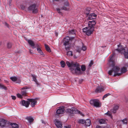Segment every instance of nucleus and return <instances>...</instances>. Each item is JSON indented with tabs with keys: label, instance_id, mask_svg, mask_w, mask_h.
<instances>
[{
	"label": "nucleus",
	"instance_id": "nucleus-1",
	"mask_svg": "<svg viewBox=\"0 0 128 128\" xmlns=\"http://www.w3.org/2000/svg\"><path fill=\"white\" fill-rule=\"evenodd\" d=\"M114 55H112L110 57L108 64L110 67H112V69L109 71L108 74L110 75H112L113 76H120L122 73H124L126 72L127 70L125 66L122 67L121 70L117 66H114L115 62L113 61L112 58Z\"/></svg>",
	"mask_w": 128,
	"mask_h": 128
},
{
	"label": "nucleus",
	"instance_id": "nucleus-2",
	"mask_svg": "<svg viewBox=\"0 0 128 128\" xmlns=\"http://www.w3.org/2000/svg\"><path fill=\"white\" fill-rule=\"evenodd\" d=\"M66 64L70 68V70L72 74H79L82 73L79 64L78 63L73 62L70 63L67 61Z\"/></svg>",
	"mask_w": 128,
	"mask_h": 128
},
{
	"label": "nucleus",
	"instance_id": "nucleus-3",
	"mask_svg": "<svg viewBox=\"0 0 128 128\" xmlns=\"http://www.w3.org/2000/svg\"><path fill=\"white\" fill-rule=\"evenodd\" d=\"M118 48L116 49V50L121 54H124L125 58L128 59V48H124L120 44L118 45Z\"/></svg>",
	"mask_w": 128,
	"mask_h": 128
},
{
	"label": "nucleus",
	"instance_id": "nucleus-4",
	"mask_svg": "<svg viewBox=\"0 0 128 128\" xmlns=\"http://www.w3.org/2000/svg\"><path fill=\"white\" fill-rule=\"evenodd\" d=\"M32 4L28 8V10L31 11L34 14H36L38 12V7L36 6V1L34 0L31 1Z\"/></svg>",
	"mask_w": 128,
	"mask_h": 128
},
{
	"label": "nucleus",
	"instance_id": "nucleus-5",
	"mask_svg": "<svg viewBox=\"0 0 128 128\" xmlns=\"http://www.w3.org/2000/svg\"><path fill=\"white\" fill-rule=\"evenodd\" d=\"M66 111L70 114H80L81 116H84V114L81 112L74 108H72L71 109L68 108L66 110Z\"/></svg>",
	"mask_w": 128,
	"mask_h": 128
},
{
	"label": "nucleus",
	"instance_id": "nucleus-6",
	"mask_svg": "<svg viewBox=\"0 0 128 128\" xmlns=\"http://www.w3.org/2000/svg\"><path fill=\"white\" fill-rule=\"evenodd\" d=\"M90 103L92 106L96 107L99 108L101 106L100 102L98 100L94 99L91 100L90 101Z\"/></svg>",
	"mask_w": 128,
	"mask_h": 128
},
{
	"label": "nucleus",
	"instance_id": "nucleus-7",
	"mask_svg": "<svg viewBox=\"0 0 128 128\" xmlns=\"http://www.w3.org/2000/svg\"><path fill=\"white\" fill-rule=\"evenodd\" d=\"M94 30V28L88 26V27H86L84 28L83 31L84 32L86 33L88 36H89L92 33Z\"/></svg>",
	"mask_w": 128,
	"mask_h": 128
},
{
	"label": "nucleus",
	"instance_id": "nucleus-8",
	"mask_svg": "<svg viewBox=\"0 0 128 128\" xmlns=\"http://www.w3.org/2000/svg\"><path fill=\"white\" fill-rule=\"evenodd\" d=\"M10 126V123L6 120L2 119L0 120V126L2 127H8Z\"/></svg>",
	"mask_w": 128,
	"mask_h": 128
},
{
	"label": "nucleus",
	"instance_id": "nucleus-9",
	"mask_svg": "<svg viewBox=\"0 0 128 128\" xmlns=\"http://www.w3.org/2000/svg\"><path fill=\"white\" fill-rule=\"evenodd\" d=\"M74 37H72L70 38L68 36H66L64 39V45L68 44L69 41L70 40H72L74 39Z\"/></svg>",
	"mask_w": 128,
	"mask_h": 128
},
{
	"label": "nucleus",
	"instance_id": "nucleus-10",
	"mask_svg": "<svg viewBox=\"0 0 128 128\" xmlns=\"http://www.w3.org/2000/svg\"><path fill=\"white\" fill-rule=\"evenodd\" d=\"M27 41L28 43L32 48H34L36 47H38L39 46L38 44H35L34 42L31 40H27Z\"/></svg>",
	"mask_w": 128,
	"mask_h": 128
},
{
	"label": "nucleus",
	"instance_id": "nucleus-11",
	"mask_svg": "<svg viewBox=\"0 0 128 128\" xmlns=\"http://www.w3.org/2000/svg\"><path fill=\"white\" fill-rule=\"evenodd\" d=\"M96 24V22L94 20L89 21L88 22V26L90 28H94V26Z\"/></svg>",
	"mask_w": 128,
	"mask_h": 128
},
{
	"label": "nucleus",
	"instance_id": "nucleus-12",
	"mask_svg": "<svg viewBox=\"0 0 128 128\" xmlns=\"http://www.w3.org/2000/svg\"><path fill=\"white\" fill-rule=\"evenodd\" d=\"M28 100L29 101V102H31V106L32 107H34L37 103V101L34 99H28Z\"/></svg>",
	"mask_w": 128,
	"mask_h": 128
},
{
	"label": "nucleus",
	"instance_id": "nucleus-13",
	"mask_svg": "<svg viewBox=\"0 0 128 128\" xmlns=\"http://www.w3.org/2000/svg\"><path fill=\"white\" fill-rule=\"evenodd\" d=\"M10 79L13 82L16 81V83H20L21 81L20 79L15 76H12L10 78Z\"/></svg>",
	"mask_w": 128,
	"mask_h": 128
},
{
	"label": "nucleus",
	"instance_id": "nucleus-14",
	"mask_svg": "<svg viewBox=\"0 0 128 128\" xmlns=\"http://www.w3.org/2000/svg\"><path fill=\"white\" fill-rule=\"evenodd\" d=\"M64 109L62 107H60L56 110V114H60L63 113Z\"/></svg>",
	"mask_w": 128,
	"mask_h": 128
},
{
	"label": "nucleus",
	"instance_id": "nucleus-15",
	"mask_svg": "<svg viewBox=\"0 0 128 128\" xmlns=\"http://www.w3.org/2000/svg\"><path fill=\"white\" fill-rule=\"evenodd\" d=\"M30 103L29 101H26L23 100L22 102V104L23 106H25L26 107L28 108L30 104Z\"/></svg>",
	"mask_w": 128,
	"mask_h": 128
},
{
	"label": "nucleus",
	"instance_id": "nucleus-16",
	"mask_svg": "<svg viewBox=\"0 0 128 128\" xmlns=\"http://www.w3.org/2000/svg\"><path fill=\"white\" fill-rule=\"evenodd\" d=\"M104 89L102 86L98 87L96 89L95 92L96 93H100L104 90Z\"/></svg>",
	"mask_w": 128,
	"mask_h": 128
},
{
	"label": "nucleus",
	"instance_id": "nucleus-17",
	"mask_svg": "<svg viewBox=\"0 0 128 128\" xmlns=\"http://www.w3.org/2000/svg\"><path fill=\"white\" fill-rule=\"evenodd\" d=\"M96 15L94 13L90 14L88 16V19L90 20H92L96 18Z\"/></svg>",
	"mask_w": 128,
	"mask_h": 128
},
{
	"label": "nucleus",
	"instance_id": "nucleus-18",
	"mask_svg": "<svg viewBox=\"0 0 128 128\" xmlns=\"http://www.w3.org/2000/svg\"><path fill=\"white\" fill-rule=\"evenodd\" d=\"M118 106H115L111 110V112L113 113H115L118 110Z\"/></svg>",
	"mask_w": 128,
	"mask_h": 128
},
{
	"label": "nucleus",
	"instance_id": "nucleus-19",
	"mask_svg": "<svg viewBox=\"0 0 128 128\" xmlns=\"http://www.w3.org/2000/svg\"><path fill=\"white\" fill-rule=\"evenodd\" d=\"M62 127L61 122L58 120H56V127L58 128H61Z\"/></svg>",
	"mask_w": 128,
	"mask_h": 128
},
{
	"label": "nucleus",
	"instance_id": "nucleus-20",
	"mask_svg": "<svg viewBox=\"0 0 128 128\" xmlns=\"http://www.w3.org/2000/svg\"><path fill=\"white\" fill-rule=\"evenodd\" d=\"M69 34L70 35H75L76 32V30H72L68 31Z\"/></svg>",
	"mask_w": 128,
	"mask_h": 128
},
{
	"label": "nucleus",
	"instance_id": "nucleus-21",
	"mask_svg": "<svg viewBox=\"0 0 128 128\" xmlns=\"http://www.w3.org/2000/svg\"><path fill=\"white\" fill-rule=\"evenodd\" d=\"M27 88V87L26 86L22 88V90H22L21 92V94L24 96L25 95L26 93V90Z\"/></svg>",
	"mask_w": 128,
	"mask_h": 128
},
{
	"label": "nucleus",
	"instance_id": "nucleus-22",
	"mask_svg": "<svg viewBox=\"0 0 128 128\" xmlns=\"http://www.w3.org/2000/svg\"><path fill=\"white\" fill-rule=\"evenodd\" d=\"M86 125V126H89L90 125V121L89 119H87L85 121Z\"/></svg>",
	"mask_w": 128,
	"mask_h": 128
},
{
	"label": "nucleus",
	"instance_id": "nucleus-23",
	"mask_svg": "<svg viewBox=\"0 0 128 128\" xmlns=\"http://www.w3.org/2000/svg\"><path fill=\"white\" fill-rule=\"evenodd\" d=\"M10 125L12 128H18V125L16 123L13 124H10Z\"/></svg>",
	"mask_w": 128,
	"mask_h": 128
},
{
	"label": "nucleus",
	"instance_id": "nucleus-24",
	"mask_svg": "<svg viewBox=\"0 0 128 128\" xmlns=\"http://www.w3.org/2000/svg\"><path fill=\"white\" fill-rule=\"evenodd\" d=\"M27 4H22L20 6V8L22 10H24L27 8Z\"/></svg>",
	"mask_w": 128,
	"mask_h": 128
},
{
	"label": "nucleus",
	"instance_id": "nucleus-25",
	"mask_svg": "<svg viewBox=\"0 0 128 128\" xmlns=\"http://www.w3.org/2000/svg\"><path fill=\"white\" fill-rule=\"evenodd\" d=\"M44 46L46 50L49 52H50L51 51L48 45L46 44H45Z\"/></svg>",
	"mask_w": 128,
	"mask_h": 128
},
{
	"label": "nucleus",
	"instance_id": "nucleus-26",
	"mask_svg": "<svg viewBox=\"0 0 128 128\" xmlns=\"http://www.w3.org/2000/svg\"><path fill=\"white\" fill-rule=\"evenodd\" d=\"M26 119L30 123L32 122L33 120V118L31 117H27L26 118Z\"/></svg>",
	"mask_w": 128,
	"mask_h": 128
},
{
	"label": "nucleus",
	"instance_id": "nucleus-27",
	"mask_svg": "<svg viewBox=\"0 0 128 128\" xmlns=\"http://www.w3.org/2000/svg\"><path fill=\"white\" fill-rule=\"evenodd\" d=\"M37 50L38 52L41 55H43L44 53L42 52V50L39 48H38L37 49Z\"/></svg>",
	"mask_w": 128,
	"mask_h": 128
},
{
	"label": "nucleus",
	"instance_id": "nucleus-28",
	"mask_svg": "<svg viewBox=\"0 0 128 128\" xmlns=\"http://www.w3.org/2000/svg\"><path fill=\"white\" fill-rule=\"evenodd\" d=\"M67 55L69 56H72V52L71 51H68L67 52Z\"/></svg>",
	"mask_w": 128,
	"mask_h": 128
},
{
	"label": "nucleus",
	"instance_id": "nucleus-29",
	"mask_svg": "<svg viewBox=\"0 0 128 128\" xmlns=\"http://www.w3.org/2000/svg\"><path fill=\"white\" fill-rule=\"evenodd\" d=\"M32 76L33 78V80L34 82H35L36 83V84H38V83L37 82V80L36 79L35 76V75H32Z\"/></svg>",
	"mask_w": 128,
	"mask_h": 128
},
{
	"label": "nucleus",
	"instance_id": "nucleus-30",
	"mask_svg": "<svg viewBox=\"0 0 128 128\" xmlns=\"http://www.w3.org/2000/svg\"><path fill=\"white\" fill-rule=\"evenodd\" d=\"M60 64L61 66L63 68L66 65L65 62L63 61H62L60 62Z\"/></svg>",
	"mask_w": 128,
	"mask_h": 128
},
{
	"label": "nucleus",
	"instance_id": "nucleus-31",
	"mask_svg": "<svg viewBox=\"0 0 128 128\" xmlns=\"http://www.w3.org/2000/svg\"><path fill=\"white\" fill-rule=\"evenodd\" d=\"M127 119L126 118H125L124 119H123L122 120V122L124 124H126V125H127Z\"/></svg>",
	"mask_w": 128,
	"mask_h": 128
},
{
	"label": "nucleus",
	"instance_id": "nucleus-32",
	"mask_svg": "<svg viewBox=\"0 0 128 128\" xmlns=\"http://www.w3.org/2000/svg\"><path fill=\"white\" fill-rule=\"evenodd\" d=\"M105 122V120L104 119H101L99 120V123L101 124H104Z\"/></svg>",
	"mask_w": 128,
	"mask_h": 128
},
{
	"label": "nucleus",
	"instance_id": "nucleus-33",
	"mask_svg": "<svg viewBox=\"0 0 128 128\" xmlns=\"http://www.w3.org/2000/svg\"><path fill=\"white\" fill-rule=\"evenodd\" d=\"M64 45L65 46V48L66 50H70V48L68 44Z\"/></svg>",
	"mask_w": 128,
	"mask_h": 128
},
{
	"label": "nucleus",
	"instance_id": "nucleus-34",
	"mask_svg": "<svg viewBox=\"0 0 128 128\" xmlns=\"http://www.w3.org/2000/svg\"><path fill=\"white\" fill-rule=\"evenodd\" d=\"M0 87L2 89H4L5 90L7 89V88L3 85L0 84Z\"/></svg>",
	"mask_w": 128,
	"mask_h": 128
},
{
	"label": "nucleus",
	"instance_id": "nucleus-35",
	"mask_svg": "<svg viewBox=\"0 0 128 128\" xmlns=\"http://www.w3.org/2000/svg\"><path fill=\"white\" fill-rule=\"evenodd\" d=\"M106 114L108 115V116H110L111 118H112V116L111 115V112L110 111H108L107 113L105 114Z\"/></svg>",
	"mask_w": 128,
	"mask_h": 128
},
{
	"label": "nucleus",
	"instance_id": "nucleus-36",
	"mask_svg": "<svg viewBox=\"0 0 128 128\" xmlns=\"http://www.w3.org/2000/svg\"><path fill=\"white\" fill-rule=\"evenodd\" d=\"M76 50L78 52H80L81 50V48L79 46H77L76 48Z\"/></svg>",
	"mask_w": 128,
	"mask_h": 128
},
{
	"label": "nucleus",
	"instance_id": "nucleus-37",
	"mask_svg": "<svg viewBox=\"0 0 128 128\" xmlns=\"http://www.w3.org/2000/svg\"><path fill=\"white\" fill-rule=\"evenodd\" d=\"M78 122L80 123L84 124L85 123V121L82 119L80 120H79Z\"/></svg>",
	"mask_w": 128,
	"mask_h": 128
},
{
	"label": "nucleus",
	"instance_id": "nucleus-38",
	"mask_svg": "<svg viewBox=\"0 0 128 128\" xmlns=\"http://www.w3.org/2000/svg\"><path fill=\"white\" fill-rule=\"evenodd\" d=\"M110 94H109V93L106 94H105L104 96H103V97L102 98L103 100H104V98H106L108 96L110 95Z\"/></svg>",
	"mask_w": 128,
	"mask_h": 128
},
{
	"label": "nucleus",
	"instance_id": "nucleus-39",
	"mask_svg": "<svg viewBox=\"0 0 128 128\" xmlns=\"http://www.w3.org/2000/svg\"><path fill=\"white\" fill-rule=\"evenodd\" d=\"M81 70L83 71H84L86 70V68L84 66L82 65L81 67Z\"/></svg>",
	"mask_w": 128,
	"mask_h": 128
},
{
	"label": "nucleus",
	"instance_id": "nucleus-40",
	"mask_svg": "<svg viewBox=\"0 0 128 128\" xmlns=\"http://www.w3.org/2000/svg\"><path fill=\"white\" fill-rule=\"evenodd\" d=\"M50 2L53 5H55L56 2V0H50Z\"/></svg>",
	"mask_w": 128,
	"mask_h": 128
},
{
	"label": "nucleus",
	"instance_id": "nucleus-41",
	"mask_svg": "<svg viewBox=\"0 0 128 128\" xmlns=\"http://www.w3.org/2000/svg\"><path fill=\"white\" fill-rule=\"evenodd\" d=\"M12 45V44L11 43H8L7 44V47L8 48H10L11 47Z\"/></svg>",
	"mask_w": 128,
	"mask_h": 128
},
{
	"label": "nucleus",
	"instance_id": "nucleus-42",
	"mask_svg": "<svg viewBox=\"0 0 128 128\" xmlns=\"http://www.w3.org/2000/svg\"><path fill=\"white\" fill-rule=\"evenodd\" d=\"M86 46H83L81 48V50H82L84 51L85 50H86Z\"/></svg>",
	"mask_w": 128,
	"mask_h": 128
},
{
	"label": "nucleus",
	"instance_id": "nucleus-43",
	"mask_svg": "<svg viewBox=\"0 0 128 128\" xmlns=\"http://www.w3.org/2000/svg\"><path fill=\"white\" fill-rule=\"evenodd\" d=\"M69 8H68L66 6H64L63 8V9L66 10H69Z\"/></svg>",
	"mask_w": 128,
	"mask_h": 128
},
{
	"label": "nucleus",
	"instance_id": "nucleus-44",
	"mask_svg": "<svg viewBox=\"0 0 128 128\" xmlns=\"http://www.w3.org/2000/svg\"><path fill=\"white\" fill-rule=\"evenodd\" d=\"M93 64V61L92 60L90 61V63L89 64V66L90 67H91Z\"/></svg>",
	"mask_w": 128,
	"mask_h": 128
},
{
	"label": "nucleus",
	"instance_id": "nucleus-45",
	"mask_svg": "<svg viewBox=\"0 0 128 128\" xmlns=\"http://www.w3.org/2000/svg\"><path fill=\"white\" fill-rule=\"evenodd\" d=\"M17 97L18 98H21L22 97V96L19 94H17Z\"/></svg>",
	"mask_w": 128,
	"mask_h": 128
},
{
	"label": "nucleus",
	"instance_id": "nucleus-46",
	"mask_svg": "<svg viewBox=\"0 0 128 128\" xmlns=\"http://www.w3.org/2000/svg\"><path fill=\"white\" fill-rule=\"evenodd\" d=\"M71 126L70 125H67L66 126H65L64 128H70Z\"/></svg>",
	"mask_w": 128,
	"mask_h": 128
},
{
	"label": "nucleus",
	"instance_id": "nucleus-47",
	"mask_svg": "<svg viewBox=\"0 0 128 128\" xmlns=\"http://www.w3.org/2000/svg\"><path fill=\"white\" fill-rule=\"evenodd\" d=\"M68 1H66L64 4V5L66 6H68Z\"/></svg>",
	"mask_w": 128,
	"mask_h": 128
},
{
	"label": "nucleus",
	"instance_id": "nucleus-48",
	"mask_svg": "<svg viewBox=\"0 0 128 128\" xmlns=\"http://www.w3.org/2000/svg\"><path fill=\"white\" fill-rule=\"evenodd\" d=\"M85 12L87 14H88L89 13V10H88L87 9H86V11Z\"/></svg>",
	"mask_w": 128,
	"mask_h": 128
},
{
	"label": "nucleus",
	"instance_id": "nucleus-49",
	"mask_svg": "<svg viewBox=\"0 0 128 128\" xmlns=\"http://www.w3.org/2000/svg\"><path fill=\"white\" fill-rule=\"evenodd\" d=\"M56 11L60 14H61V12H60V9H56Z\"/></svg>",
	"mask_w": 128,
	"mask_h": 128
},
{
	"label": "nucleus",
	"instance_id": "nucleus-50",
	"mask_svg": "<svg viewBox=\"0 0 128 128\" xmlns=\"http://www.w3.org/2000/svg\"><path fill=\"white\" fill-rule=\"evenodd\" d=\"M96 128H104V127L100 126H96Z\"/></svg>",
	"mask_w": 128,
	"mask_h": 128
},
{
	"label": "nucleus",
	"instance_id": "nucleus-51",
	"mask_svg": "<svg viewBox=\"0 0 128 128\" xmlns=\"http://www.w3.org/2000/svg\"><path fill=\"white\" fill-rule=\"evenodd\" d=\"M12 99L13 100H15V99H16V97L15 96H12Z\"/></svg>",
	"mask_w": 128,
	"mask_h": 128
},
{
	"label": "nucleus",
	"instance_id": "nucleus-52",
	"mask_svg": "<svg viewBox=\"0 0 128 128\" xmlns=\"http://www.w3.org/2000/svg\"><path fill=\"white\" fill-rule=\"evenodd\" d=\"M41 121L42 123L44 124L45 125L46 124V123L43 120H41Z\"/></svg>",
	"mask_w": 128,
	"mask_h": 128
},
{
	"label": "nucleus",
	"instance_id": "nucleus-53",
	"mask_svg": "<svg viewBox=\"0 0 128 128\" xmlns=\"http://www.w3.org/2000/svg\"><path fill=\"white\" fill-rule=\"evenodd\" d=\"M4 24L6 26H7L8 27V25L6 22H5L4 23Z\"/></svg>",
	"mask_w": 128,
	"mask_h": 128
},
{
	"label": "nucleus",
	"instance_id": "nucleus-54",
	"mask_svg": "<svg viewBox=\"0 0 128 128\" xmlns=\"http://www.w3.org/2000/svg\"><path fill=\"white\" fill-rule=\"evenodd\" d=\"M29 52L31 54H32L33 53V51L32 50H29Z\"/></svg>",
	"mask_w": 128,
	"mask_h": 128
},
{
	"label": "nucleus",
	"instance_id": "nucleus-55",
	"mask_svg": "<svg viewBox=\"0 0 128 128\" xmlns=\"http://www.w3.org/2000/svg\"><path fill=\"white\" fill-rule=\"evenodd\" d=\"M83 81V80L82 79H80L79 80V82L80 83L82 82Z\"/></svg>",
	"mask_w": 128,
	"mask_h": 128
},
{
	"label": "nucleus",
	"instance_id": "nucleus-56",
	"mask_svg": "<svg viewBox=\"0 0 128 128\" xmlns=\"http://www.w3.org/2000/svg\"><path fill=\"white\" fill-rule=\"evenodd\" d=\"M54 122L55 125L56 126V119H55L54 121Z\"/></svg>",
	"mask_w": 128,
	"mask_h": 128
},
{
	"label": "nucleus",
	"instance_id": "nucleus-57",
	"mask_svg": "<svg viewBox=\"0 0 128 128\" xmlns=\"http://www.w3.org/2000/svg\"><path fill=\"white\" fill-rule=\"evenodd\" d=\"M62 0H56V1H62Z\"/></svg>",
	"mask_w": 128,
	"mask_h": 128
},
{
	"label": "nucleus",
	"instance_id": "nucleus-58",
	"mask_svg": "<svg viewBox=\"0 0 128 128\" xmlns=\"http://www.w3.org/2000/svg\"><path fill=\"white\" fill-rule=\"evenodd\" d=\"M56 118L57 117V116H58V115L57 114H56Z\"/></svg>",
	"mask_w": 128,
	"mask_h": 128
},
{
	"label": "nucleus",
	"instance_id": "nucleus-59",
	"mask_svg": "<svg viewBox=\"0 0 128 128\" xmlns=\"http://www.w3.org/2000/svg\"><path fill=\"white\" fill-rule=\"evenodd\" d=\"M56 36H57V33H56Z\"/></svg>",
	"mask_w": 128,
	"mask_h": 128
},
{
	"label": "nucleus",
	"instance_id": "nucleus-60",
	"mask_svg": "<svg viewBox=\"0 0 128 128\" xmlns=\"http://www.w3.org/2000/svg\"><path fill=\"white\" fill-rule=\"evenodd\" d=\"M56 34V33H55V34Z\"/></svg>",
	"mask_w": 128,
	"mask_h": 128
}]
</instances>
